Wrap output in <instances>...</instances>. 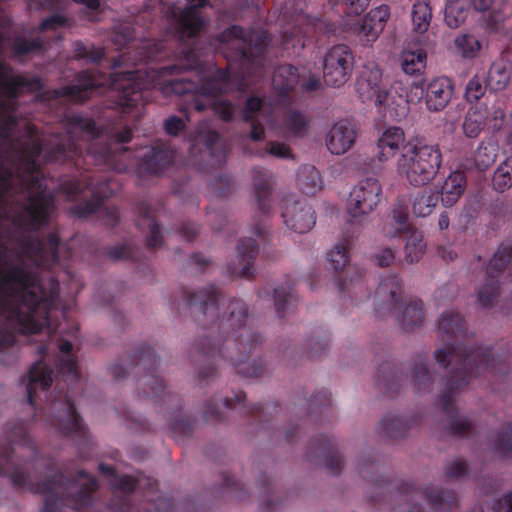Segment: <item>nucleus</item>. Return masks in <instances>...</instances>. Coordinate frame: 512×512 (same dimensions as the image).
Wrapping results in <instances>:
<instances>
[{
  "label": "nucleus",
  "mask_w": 512,
  "mask_h": 512,
  "mask_svg": "<svg viewBox=\"0 0 512 512\" xmlns=\"http://www.w3.org/2000/svg\"><path fill=\"white\" fill-rule=\"evenodd\" d=\"M453 84L449 78L433 79L426 88L425 102L428 110L442 111L450 102L453 95Z\"/></svg>",
  "instance_id": "473e14b6"
},
{
  "label": "nucleus",
  "mask_w": 512,
  "mask_h": 512,
  "mask_svg": "<svg viewBox=\"0 0 512 512\" xmlns=\"http://www.w3.org/2000/svg\"><path fill=\"white\" fill-rule=\"evenodd\" d=\"M355 127L346 120L335 123L326 137L328 150L335 155L346 153L355 143Z\"/></svg>",
  "instance_id": "2f4dec72"
},
{
  "label": "nucleus",
  "mask_w": 512,
  "mask_h": 512,
  "mask_svg": "<svg viewBox=\"0 0 512 512\" xmlns=\"http://www.w3.org/2000/svg\"><path fill=\"white\" fill-rule=\"evenodd\" d=\"M73 52L76 59H83L91 62H98L104 56L102 48L96 47L93 44H85L81 41H77L73 44Z\"/></svg>",
  "instance_id": "680f3d73"
},
{
  "label": "nucleus",
  "mask_w": 512,
  "mask_h": 512,
  "mask_svg": "<svg viewBox=\"0 0 512 512\" xmlns=\"http://www.w3.org/2000/svg\"><path fill=\"white\" fill-rule=\"evenodd\" d=\"M466 175L463 171H454L444 181L441 201L445 207H452L462 196L466 188Z\"/></svg>",
  "instance_id": "4c0bfd02"
},
{
  "label": "nucleus",
  "mask_w": 512,
  "mask_h": 512,
  "mask_svg": "<svg viewBox=\"0 0 512 512\" xmlns=\"http://www.w3.org/2000/svg\"><path fill=\"white\" fill-rule=\"evenodd\" d=\"M59 292L56 278L44 283L37 269L24 263L0 269V350L15 343V332L36 334L48 327Z\"/></svg>",
  "instance_id": "39448f33"
},
{
  "label": "nucleus",
  "mask_w": 512,
  "mask_h": 512,
  "mask_svg": "<svg viewBox=\"0 0 512 512\" xmlns=\"http://www.w3.org/2000/svg\"><path fill=\"white\" fill-rule=\"evenodd\" d=\"M354 56L349 46L334 45L323 59V79L327 86L339 88L346 84L352 75Z\"/></svg>",
  "instance_id": "f3484780"
},
{
  "label": "nucleus",
  "mask_w": 512,
  "mask_h": 512,
  "mask_svg": "<svg viewBox=\"0 0 512 512\" xmlns=\"http://www.w3.org/2000/svg\"><path fill=\"white\" fill-rule=\"evenodd\" d=\"M136 225L142 232L146 233V246L148 248L155 249L162 246L163 238L160 226L150 206L145 204L140 207Z\"/></svg>",
  "instance_id": "e433bc0d"
},
{
  "label": "nucleus",
  "mask_w": 512,
  "mask_h": 512,
  "mask_svg": "<svg viewBox=\"0 0 512 512\" xmlns=\"http://www.w3.org/2000/svg\"><path fill=\"white\" fill-rule=\"evenodd\" d=\"M495 149L485 142H481L474 154L475 164L479 169L488 168L495 160Z\"/></svg>",
  "instance_id": "69168bd1"
},
{
  "label": "nucleus",
  "mask_w": 512,
  "mask_h": 512,
  "mask_svg": "<svg viewBox=\"0 0 512 512\" xmlns=\"http://www.w3.org/2000/svg\"><path fill=\"white\" fill-rule=\"evenodd\" d=\"M160 359L154 349L146 344L139 345L132 355L128 356L126 366L121 363H114L110 366V372L115 380L124 379L128 369L135 371V374L143 372L139 387V394L155 401L173 398L174 395L165 392V384L156 372Z\"/></svg>",
  "instance_id": "9d476101"
},
{
  "label": "nucleus",
  "mask_w": 512,
  "mask_h": 512,
  "mask_svg": "<svg viewBox=\"0 0 512 512\" xmlns=\"http://www.w3.org/2000/svg\"><path fill=\"white\" fill-rule=\"evenodd\" d=\"M102 87V83L96 79V73L91 70H83L76 74L73 82L60 88L47 92L49 98H68L75 102H85L92 92Z\"/></svg>",
  "instance_id": "4be33fe9"
},
{
  "label": "nucleus",
  "mask_w": 512,
  "mask_h": 512,
  "mask_svg": "<svg viewBox=\"0 0 512 512\" xmlns=\"http://www.w3.org/2000/svg\"><path fill=\"white\" fill-rule=\"evenodd\" d=\"M246 394L243 391L234 393L233 397H226L223 404L226 408L232 409L236 404L240 405L241 411L245 416L252 418L253 422L259 425L260 429H266V423L272 420V417H267L268 414L271 416L272 412L277 413L280 407L277 404H255L247 406L245 404Z\"/></svg>",
  "instance_id": "c85d7f7f"
},
{
  "label": "nucleus",
  "mask_w": 512,
  "mask_h": 512,
  "mask_svg": "<svg viewBox=\"0 0 512 512\" xmlns=\"http://www.w3.org/2000/svg\"><path fill=\"white\" fill-rule=\"evenodd\" d=\"M331 403V394L327 390L316 391L309 399L310 414H319L320 416L330 414L332 412Z\"/></svg>",
  "instance_id": "bf43d9fd"
},
{
  "label": "nucleus",
  "mask_w": 512,
  "mask_h": 512,
  "mask_svg": "<svg viewBox=\"0 0 512 512\" xmlns=\"http://www.w3.org/2000/svg\"><path fill=\"white\" fill-rule=\"evenodd\" d=\"M175 158V150L170 144L156 141L141 156L140 168L149 174H159L166 170Z\"/></svg>",
  "instance_id": "cd10ccee"
},
{
  "label": "nucleus",
  "mask_w": 512,
  "mask_h": 512,
  "mask_svg": "<svg viewBox=\"0 0 512 512\" xmlns=\"http://www.w3.org/2000/svg\"><path fill=\"white\" fill-rule=\"evenodd\" d=\"M238 263L228 265L231 276L250 279L254 275V262L259 253V245L250 237L239 241L237 247Z\"/></svg>",
  "instance_id": "c756f323"
},
{
  "label": "nucleus",
  "mask_w": 512,
  "mask_h": 512,
  "mask_svg": "<svg viewBox=\"0 0 512 512\" xmlns=\"http://www.w3.org/2000/svg\"><path fill=\"white\" fill-rule=\"evenodd\" d=\"M252 179L258 210L264 217H269L272 211L273 191L271 175L265 169L256 167L252 170Z\"/></svg>",
  "instance_id": "72a5a7b5"
},
{
  "label": "nucleus",
  "mask_w": 512,
  "mask_h": 512,
  "mask_svg": "<svg viewBox=\"0 0 512 512\" xmlns=\"http://www.w3.org/2000/svg\"><path fill=\"white\" fill-rule=\"evenodd\" d=\"M61 240L57 232H51L46 240L38 237L27 238L22 242L24 253L31 258L37 268L51 269L59 265Z\"/></svg>",
  "instance_id": "aec40b11"
},
{
  "label": "nucleus",
  "mask_w": 512,
  "mask_h": 512,
  "mask_svg": "<svg viewBox=\"0 0 512 512\" xmlns=\"http://www.w3.org/2000/svg\"><path fill=\"white\" fill-rule=\"evenodd\" d=\"M369 2L370 0H344L347 16L341 18L339 25L326 18L305 13L302 7H292L284 13L292 27L282 33L283 47L301 50L306 45V39L341 36L342 33L358 37L363 46L372 45L383 31L390 16V9L387 5H380L364 17H357L367 8Z\"/></svg>",
  "instance_id": "423d86ee"
},
{
  "label": "nucleus",
  "mask_w": 512,
  "mask_h": 512,
  "mask_svg": "<svg viewBox=\"0 0 512 512\" xmlns=\"http://www.w3.org/2000/svg\"><path fill=\"white\" fill-rule=\"evenodd\" d=\"M470 0H447L445 5V22L452 28L461 26L468 17Z\"/></svg>",
  "instance_id": "c03bdc74"
},
{
  "label": "nucleus",
  "mask_w": 512,
  "mask_h": 512,
  "mask_svg": "<svg viewBox=\"0 0 512 512\" xmlns=\"http://www.w3.org/2000/svg\"><path fill=\"white\" fill-rule=\"evenodd\" d=\"M356 91L362 102L374 101L378 107L390 105V93L382 82V70L375 63L364 65L357 82Z\"/></svg>",
  "instance_id": "6ab92c4d"
},
{
  "label": "nucleus",
  "mask_w": 512,
  "mask_h": 512,
  "mask_svg": "<svg viewBox=\"0 0 512 512\" xmlns=\"http://www.w3.org/2000/svg\"><path fill=\"white\" fill-rule=\"evenodd\" d=\"M28 153L26 173L20 176L29 191L26 201L21 206V212L14 219V224L34 232L49 225L54 213L55 199L47 191V186L40 176L37 159L43 152L42 144L32 142L25 146Z\"/></svg>",
  "instance_id": "1a4fd4ad"
},
{
  "label": "nucleus",
  "mask_w": 512,
  "mask_h": 512,
  "mask_svg": "<svg viewBox=\"0 0 512 512\" xmlns=\"http://www.w3.org/2000/svg\"><path fill=\"white\" fill-rule=\"evenodd\" d=\"M329 345V338L322 329L315 332V336L308 342L307 356L309 358L320 356Z\"/></svg>",
  "instance_id": "774afa93"
},
{
  "label": "nucleus",
  "mask_w": 512,
  "mask_h": 512,
  "mask_svg": "<svg viewBox=\"0 0 512 512\" xmlns=\"http://www.w3.org/2000/svg\"><path fill=\"white\" fill-rule=\"evenodd\" d=\"M28 447L33 461L38 460V450L32 441L26 423L16 421L7 424L4 441L0 443V476H9L17 489L27 490L44 497L41 512H62L64 507L82 511L93 502L98 489L97 479L85 470H79L75 477H66L51 459L46 460L47 477L33 481L25 467L13 459L12 444Z\"/></svg>",
  "instance_id": "20e7f679"
},
{
  "label": "nucleus",
  "mask_w": 512,
  "mask_h": 512,
  "mask_svg": "<svg viewBox=\"0 0 512 512\" xmlns=\"http://www.w3.org/2000/svg\"><path fill=\"white\" fill-rule=\"evenodd\" d=\"M423 302L421 300L410 301L401 313V321L406 331H412L419 327L424 320Z\"/></svg>",
  "instance_id": "8fccbe9b"
},
{
  "label": "nucleus",
  "mask_w": 512,
  "mask_h": 512,
  "mask_svg": "<svg viewBox=\"0 0 512 512\" xmlns=\"http://www.w3.org/2000/svg\"><path fill=\"white\" fill-rule=\"evenodd\" d=\"M68 124L72 130H79L90 139L86 154H83L80 146L68 140L56 144L45 153L48 162L71 163L79 170L87 163L88 158H91L96 164L111 166L117 156L114 145L128 143L132 139V130L128 125L111 127L108 131L109 142H103L100 138L101 130L92 118L74 114L68 118Z\"/></svg>",
  "instance_id": "0eeeda50"
},
{
  "label": "nucleus",
  "mask_w": 512,
  "mask_h": 512,
  "mask_svg": "<svg viewBox=\"0 0 512 512\" xmlns=\"http://www.w3.org/2000/svg\"><path fill=\"white\" fill-rule=\"evenodd\" d=\"M411 426L412 424L402 417L386 415L381 420L379 428L385 436L397 439L405 436Z\"/></svg>",
  "instance_id": "3c124183"
},
{
  "label": "nucleus",
  "mask_w": 512,
  "mask_h": 512,
  "mask_svg": "<svg viewBox=\"0 0 512 512\" xmlns=\"http://www.w3.org/2000/svg\"><path fill=\"white\" fill-rule=\"evenodd\" d=\"M494 450L502 456L512 454V422L508 423L493 441Z\"/></svg>",
  "instance_id": "0e129e2a"
},
{
  "label": "nucleus",
  "mask_w": 512,
  "mask_h": 512,
  "mask_svg": "<svg viewBox=\"0 0 512 512\" xmlns=\"http://www.w3.org/2000/svg\"><path fill=\"white\" fill-rule=\"evenodd\" d=\"M52 384V370L43 360L36 361L28 372V383L26 386L27 401L29 405L36 406V391L40 388L48 391Z\"/></svg>",
  "instance_id": "f704fd0d"
},
{
  "label": "nucleus",
  "mask_w": 512,
  "mask_h": 512,
  "mask_svg": "<svg viewBox=\"0 0 512 512\" xmlns=\"http://www.w3.org/2000/svg\"><path fill=\"white\" fill-rule=\"evenodd\" d=\"M487 87L486 80L484 81L483 77L476 74L468 81L464 97L469 103L477 102L483 97Z\"/></svg>",
  "instance_id": "e2e57ef3"
},
{
  "label": "nucleus",
  "mask_w": 512,
  "mask_h": 512,
  "mask_svg": "<svg viewBox=\"0 0 512 512\" xmlns=\"http://www.w3.org/2000/svg\"><path fill=\"white\" fill-rule=\"evenodd\" d=\"M137 487V481L128 475L115 477L112 488L113 497L108 506L112 512H138L131 502V494Z\"/></svg>",
  "instance_id": "7c9ffc66"
},
{
  "label": "nucleus",
  "mask_w": 512,
  "mask_h": 512,
  "mask_svg": "<svg viewBox=\"0 0 512 512\" xmlns=\"http://www.w3.org/2000/svg\"><path fill=\"white\" fill-rule=\"evenodd\" d=\"M512 65L510 62L503 59L497 60L490 66L486 82L487 86L492 91L504 90L511 80Z\"/></svg>",
  "instance_id": "58836bf2"
},
{
  "label": "nucleus",
  "mask_w": 512,
  "mask_h": 512,
  "mask_svg": "<svg viewBox=\"0 0 512 512\" xmlns=\"http://www.w3.org/2000/svg\"><path fill=\"white\" fill-rule=\"evenodd\" d=\"M412 24L414 30L424 33L428 30L432 19V8L429 0H415L412 7Z\"/></svg>",
  "instance_id": "09e8293b"
},
{
  "label": "nucleus",
  "mask_w": 512,
  "mask_h": 512,
  "mask_svg": "<svg viewBox=\"0 0 512 512\" xmlns=\"http://www.w3.org/2000/svg\"><path fill=\"white\" fill-rule=\"evenodd\" d=\"M437 328L445 347L434 352L435 359L443 368L454 363L446 379L445 388L439 396V404L450 418L447 431L449 435L458 438L473 437L477 434L476 425L467 417L457 416L454 395L465 388L473 378L486 374L506 375L510 370L508 357L495 358L490 347L469 345L473 334L468 332L465 319L459 312H443Z\"/></svg>",
  "instance_id": "7ed1b4c3"
},
{
  "label": "nucleus",
  "mask_w": 512,
  "mask_h": 512,
  "mask_svg": "<svg viewBox=\"0 0 512 512\" xmlns=\"http://www.w3.org/2000/svg\"><path fill=\"white\" fill-rule=\"evenodd\" d=\"M352 247V237L344 235L343 238L337 243L333 249L328 253V261L331 268L336 272H345L346 275L351 274L349 279L347 277L337 278V286L341 294L348 292L356 293L358 287L362 288L363 278L365 271L358 267L350 266V249ZM351 297V295H349Z\"/></svg>",
  "instance_id": "dca6fc26"
},
{
  "label": "nucleus",
  "mask_w": 512,
  "mask_h": 512,
  "mask_svg": "<svg viewBox=\"0 0 512 512\" xmlns=\"http://www.w3.org/2000/svg\"><path fill=\"white\" fill-rule=\"evenodd\" d=\"M402 282L397 274H390L383 279L375 292V312L379 317L393 314L402 308Z\"/></svg>",
  "instance_id": "5701e85b"
},
{
  "label": "nucleus",
  "mask_w": 512,
  "mask_h": 512,
  "mask_svg": "<svg viewBox=\"0 0 512 512\" xmlns=\"http://www.w3.org/2000/svg\"><path fill=\"white\" fill-rule=\"evenodd\" d=\"M44 49L42 40L37 37L29 40L22 36H17L11 43V50L15 57H21L29 55L33 52H39Z\"/></svg>",
  "instance_id": "13d9d810"
},
{
  "label": "nucleus",
  "mask_w": 512,
  "mask_h": 512,
  "mask_svg": "<svg viewBox=\"0 0 512 512\" xmlns=\"http://www.w3.org/2000/svg\"><path fill=\"white\" fill-rule=\"evenodd\" d=\"M405 135L401 128L390 127L386 129L376 144L375 156L379 162H386L393 158L404 146Z\"/></svg>",
  "instance_id": "c9c22d12"
},
{
  "label": "nucleus",
  "mask_w": 512,
  "mask_h": 512,
  "mask_svg": "<svg viewBox=\"0 0 512 512\" xmlns=\"http://www.w3.org/2000/svg\"><path fill=\"white\" fill-rule=\"evenodd\" d=\"M404 259L409 264L418 263L425 254L426 242L422 231L417 228L405 232Z\"/></svg>",
  "instance_id": "ea45409f"
},
{
  "label": "nucleus",
  "mask_w": 512,
  "mask_h": 512,
  "mask_svg": "<svg viewBox=\"0 0 512 512\" xmlns=\"http://www.w3.org/2000/svg\"><path fill=\"white\" fill-rule=\"evenodd\" d=\"M493 188L504 192L512 186V156L507 157L497 167L492 178Z\"/></svg>",
  "instance_id": "6e6d98bb"
},
{
  "label": "nucleus",
  "mask_w": 512,
  "mask_h": 512,
  "mask_svg": "<svg viewBox=\"0 0 512 512\" xmlns=\"http://www.w3.org/2000/svg\"><path fill=\"white\" fill-rule=\"evenodd\" d=\"M380 470V464L373 460L365 461L360 468L361 476L373 482L378 487H384L387 484V480L380 475H376Z\"/></svg>",
  "instance_id": "338daca9"
},
{
  "label": "nucleus",
  "mask_w": 512,
  "mask_h": 512,
  "mask_svg": "<svg viewBox=\"0 0 512 512\" xmlns=\"http://www.w3.org/2000/svg\"><path fill=\"white\" fill-rule=\"evenodd\" d=\"M512 245L502 243L485 266V283L477 292L478 303L484 308L494 305L499 295L500 281L506 270L510 271Z\"/></svg>",
  "instance_id": "4468645a"
},
{
  "label": "nucleus",
  "mask_w": 512,
  "mask_h": 512,
  "mask_svg": "<svg viewBox=\"0 0 512 512\" xmlns=\"http://www.w3.org/2000/svg\"><path fill=\"white\" fill-rule=\"evenodd\" d=\"M283 124L286 133L294 137H303L308 130V119L298 110L287 111Z\"/></svg>",
  "instance_id": "5fc2aeb1"
},
{
  "label": "nucleus",
  "mask_w": 512,
  "mask_h": 512,
  "mask_svg": "<svg viewBox=\"0 0 512 512\" xmlns=\"http://www.w3.org/2000/svg\"><path fill=\"white\" fill-rule=\"evenodd\" d=\"M217 41L228 45L232 59L239 62L240 68L229 63L226 68L215 67L202 74L203 64L196 51L180 44L173 64L112 73L108 108L129 114L144 104L147 90L158 88L165 96L186 98L189 108L198 112L212 109L222 121L231 122L236 106L221 96L246 92L248 79L264 74L269 37L265 31H247L231 25L217 35Z\"/></svg>",
  "instance_id": "f257e3e1"
},
{
  "label": "nucleus",
  "mask_w": 512,
  "mask_h": 512,
  "mask_svg": "<svg viewBox=\"0 0 512 512\" xmlns=\"http://www.w3.org/2000/svg\"><path fill=\"white\" fill-rule=\"evenodd\" d=\"M398 489L401 500L405 503L398 505L394 512H423V507L416 503L417 499H426L432 509L437 512L451 511L457 504L456 494L453 490L434 486L421 489L406 482H403Z\"/></svg>",
  "instance_id": "ddd939ff"
},
{
  "label": "nucleus",
  "mask_w": 512,
  "mask_h": 512,
  "mask_svg": "<svg viewBox=\"0 0 512 512\" xmlns=\"http://www.w3.org/2000/svg\"><path fill=\"white\" fill-rule=\"evenodd\" d=\"M403 374L391 361L382 363L377 370V385L386 391H396L402 382Z\"/></svg>",
  "instance_id": "a18cd8bd"
},
{
  "label": "nucleus",
  "mask_w": 512,
  "mask_h": 512,
  "mask_svg": "<svg viewBox=\"0 0 512 512\" xmlns=\"http://www.w3.org/2000/svg\"><path fill=\"white\" fill-rule=\"evenodd\" d=\"M487 108L471 107L465 115L462 129L467 138H477L486 125Z\"/></svg>",
  "instance_id": "37998d69"
},
{
  "label": "nucleus",
  "mask_w": 512,
  "mask_h": 512,
  "mask_svg": "<svg viewBox=\"0 0 512 512\" xmlns=\"http://www.w3.org/2000/svg\"><path fill=\"white\" fill-rule=\"evenodd\" d=\"M59 350L63 355L57 356L55 365L58 376H61L67 384V391L61 393L59 399L51 404L50 409L55 414L49 418L48 423L60 435L76 441L79 457L87 459L91 455L93 443L88 428L76 410L70 395V386L80 381L78 362L72 354L73 345L70 341H62Z\"/></svg>",
  "instance_id": "6e6552de"
},
{
  "label": "nucleus",
  "mask_w": 512,
  "mask_h": 512,
  "mask_svg": "<svg viewBox=\"0 0 512 512\" xmlns=\"http://www.w3.org/2000/svg\"><path fill=\"white\" fill-rule=\"evenodd\" d=\"M181 297L191 312L202 314L212 322L209 333L196 340L191 350L193 358L197 354L206 363L198 370L200 383L216 376L219 361L229 363L237 374L247 378L264 374L262 358L250 361L260 349L263 338L248 325V307L243 300H230L226 311L220 315L221 291L213 284L193 292L183 288Z\"/></svg>",
  "instance_id": "f03ea898"
},
{
  "label": "nucleus",
  "mask_w": 512,
  "mask_h": 512,
  "mask_svg": "<svg viewBox=\"0 0 512 512\" xmlns=\"http://www.w3.org/2000/svg\"><path fill=\"white\" fill-rule=\"evenodd\" d=\"M415 227L409 223V214L406 208L397 207L392 210V221L386 222L382 228L383 234L392 238H401L405 232Z\"/></svg>",
  "instance_id": "a19ab883"
},
{
  "label": "nucleus",
  "mask_w": 512,
  "mask_h": 512,
  "mask_svg": "<svg viewBox=\"0 0 512 512\" xmlns=\"http://www.w3.org/2000/svg\"><path fill=\"white\" fill-rule=\"evenodd\" d=\"M273 298L277 315L280 318H284L297 302V297L290 286L275 288Z\"/></svg>",
  "instance_id": "603ef678"
},
{
  "label": "nucleus",
  "mask_w": 512,
  "mask_h": 512,
  "mask_svg": "<svg viewBox=\"0 0 512 512\" xmlns=\"http://www.w3.org/2000/svg\"><path fill=\"white\" fill-rule=\"evenodd\" d=\"M299 82V73L296 67L290 64L278 66L273 72L272 87L275 105L288 108L294 99L292 92Z\"/></svg>",
  "instance_id": "a878e982"
},
{
  "label": "nucleus",
  "mask_w": 512,
  "mask_h": 512,
  "mask_svg": "<svg viewBox=\"0 0 512 512\" xmlns=\"http://www.w3.org/2000/svg\"><path fill=\"white\" fill-rule=\"evenodd\" d=\"M85 185L79 180L66 181L62 189L68 198L75 201L69 208V213L78 218H86L98 212L105 199L113 194L110 182L104 180L94 185L90 175H83Z\"/></svg>",
  "instance_id": "f8f14e48"
},
{
  "label": "nucleus",
  "mask_w": 512,
  "mask_h": 512,
  "mask_svg": "<svg viewBox=\"0 0 512 512\" xmlns=\"http://www.w3.org/2000/svg\"><path fill=\"white\" fill-rule=\"evenodd\" d=\"M307 454L310 461L323 462L327 471L332 475H338L342 470V458L336 450L334 440L327 435L321 434L312 439Z\"/></svg>",
  "instance_id": "bb28decb"
},
{
  "label": "nucleus",
  "mask_w": 512,
  "mask_h": 512,
  "mask_svg": "<svg viewBox=\"0 0 512 512\" xmlns=\"http://www.w3.org/2000/svg\"><path fill=\"white\" fill-rule=\"evenodd\" d=\"M199 152L209 158V166L220 167L226 159V146L220 134L215 130H198L191 144L190 154L195 156Z\"/></svg>",
  "instance_id": "393cba45"
},
{
  "label": "nucleus",
  "mask_w": 512,
  "mask_h": 512,
  "mask_svg": "<svg viewBox=\"0 0 512 512\" xmlns=\"http://www.w3.org/2000/svg\"><path fill=\"white\" fill-rule=\"evenodd\" d=\"M281 216L288 229L296 233L310 231L316 223V215L306 200H296L289 196L283 200Z\"/></svg>",
  "instance_id": "412c9836"
},
{
  "label": "nucleus",
  "mask_w": 512,
  "mask_h": 512,
  "mask_svg": "<svg viewBox=\"0 0 512 512\" xmlns=\"http://www.w3.org/2000/svg\"><path fill=\"white\" fill-rule=\"evenodd\" d=\"M297 185L307 196H313L322 189L319 171L312 165H301L297 172Z\"/></svg>",
  "instance_id": "79ce46f5"
},
{
  "label": "nucleus",
  "mask_w": 512,
  "mask_h": 512,
  "mask_svg": "<svg viewBox=\"0 0 512 512\" xmlns=\"http://www.w3.org/2000/svg\"><path fill=\"white\" fill-rule=\"evenodd\" d=\"M381 195L382 186L378 179L374 177L362 179L349 194L348 214L354 219L370 214L378 206Z\"/></svg>",
  "instance_id": "a211bd4d"
},
{
  "label": "nucleus",
  "mask_w": 512,
  "mask_h": 512,
  "mask_svg": "<svg viewBox=\"0 0 512 512\" xmlns=\"http://www.w3.org/2000/svg\"><path fill=\"white\" fill-rule=\"evenodd\" d=\"M189 5L184 8L171 5L166 11L171 20V29L177 39L182 42L196 38L205 27V19L199 11L209 5V0H186Z\"/></svg>",
  "instance_id": "2eb2a0df"
},
{
  "label": "nucleus",
  "mask_w": 512,
  "mask_h": 512,
  "mask_svg": "<svg viewBox=\"0 0 512 512\" xmlns=\"http://www.w3.org/2000/svg\"><path fill=\"white\" fill-rule=\"evenodd\" d=\"M455 46L465 58H474L481 49L479 40L470 34H463L455 39Z\"/></svg>",
  "instance_id": "052dcab7"
},
{
  "label": "nucleus",
  "mask_w": 512,
  "mask_h": 512,
  "mask_svg": "<svg viewBox=\"0 0 512 512\" xmlns=\"http://www.w3.org/2000/svg\"><path fill=\"white\" fill-rule=\"evenodd\" d=\"M260 487L262 489L261 493V506L263 512H271L273 511L279 504V497L276 495L275 487L272 483V480L263 475L259 480Z\"/></svg>",
  "instance_id": "4d7b16f0"
},
{
  "label": "nucleus",
  "mask_w": 512,
  "mask_h": 512,
  "mask_svg": "<svg viewBox=\"0 0 512 512\" xmlns=\"http://www.w3.org/2000/svg\"><path fill=\"white\" fill-rule=\"evenodd\" d=\"M439 201V193L432 190H424L418 193L412 203L413 213L418 217L430 215Z\"/></svg>",
  "instance_id": "864d4df0"
},
{
  "label": "nucleus",
  "mask_w": 512,
  "mask_h": 512,
  "mask_svg": "<svg viewBox=\"0 0 512 512\" xmlns=\"http://www.w3.org/2000/svg\"><path fill=\"white\" fill-rule=\"evenodd\" d=\"M426 58L424 49L404 50L401 54L402 70L408 75H420L426 67Z\"/></svg>",
  "instance_id": "49530a36"
},
{
  "label": "nucleus",
  "mask_w": 512,
  "mask_h": 512,
  "mask_svg": "<svg viewBox=\"0 0 512 512\" xmlns=\"http://www.w3.org/2000/svg\"><path fill=\"white\" fill-rule=\"evenodd\" d=\"M412 381L417 393L426 392L431 389L434 375L427 364L426 358L419 357L415 361L412 370Z\"/></svg>",
  "instance_id": "de8ad7c7"
},
{
  "label": "nucleus",
  "mask_w": 512,
  "mask_h": 512,
  "mask_svg": "<svg viewBox=\"0 0 512 512\" xmlns=\"http://www.w3.org/2000/svg\"><path fill=\"white\" fill-rule=\"evenodd\" d=\"M275 108L280 107L275 105L274 97L268 102L265 97L254 94L247 97L240 111V116L243 122L251 124L250 138L252 140L260 141L265 134L264 126L257 121V116L271 115Z\"/></svg>",
  "instance_id": "b1692460"
},
{
  "label": "nucleus",
  "mask_w": 512,
  "mask_h": 512,
  "mask_svg": "<svg viewBox=\"0 0 512 512\" xmlns=\"http://www.w3.org/2000/svg\"><path fill=\"white\" fill-rule=\"evenodd\" d=\"M442 164V153L437 144L408 143L402 147L397 160V172L414 187L430 183Z\"/></svg>",
  "instance_id": "9b49d317"
}]
</instances>
